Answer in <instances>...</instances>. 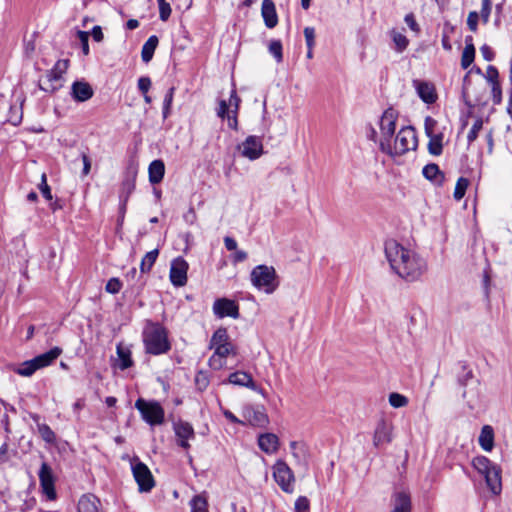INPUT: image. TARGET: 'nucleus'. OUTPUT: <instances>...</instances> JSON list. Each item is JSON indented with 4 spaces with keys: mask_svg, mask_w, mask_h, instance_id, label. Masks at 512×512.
I'll return each mask as SVG.
<instances>
[{
    "mask_svg": "<svg viewBox=\"0 0 512 512\" xmlns=\"http://www.w3.org/2000/svg\"><path fill=\"white\" fill-rule=\"evenodd\" d=\"M435 125H436V121L433 118L427 117L425 119V132H426L427 136H431V135L435 134L434 133Z\"/></svg>",
    "mask_w": 512,
    "mask_h": 512,
    "instance_id": "680f3d73",
    "label": "nucleus"
},
{
    "mask_svg": "<svg viewBox=\"0 0 512 512\" xmlns=\"http://www.w3.org/2000/svg\"><path fill=\"white\" fill-rule=\"evenodd\" d=\"M468 185H469V181L464 177H460L457 180L455 190H454V198L457 201L461 200L464 197Z\"/></svg>",
    "mask_w": 512,
    "mask_h": 512,
    "instance_id": "58836bf2",
    "label": "nucleus"
},
{
    "mask_svg": "<svg viewBox=\"0 0 512 512\" xmlns=\"http://www.w3.org/2000/svg\"><path fill=\"white\" fill-rule=\"evenodd\" d=\"M223 415L225 416V418L227 420H229L230 422L232 423H235V424H242L244 425V421L240 420L239 418H237L231 411L229 410H223Z\"/></svg>",
    "mask_w": 512,
    "mask_h": 512,
    "instance_id": "338daca9",
    "label": "nucleus"
},
{
    "mask_svg": "<svg viewBox=\"0 0 512 512\" xmlns=\"http://www.w3.org/2000/svg\"><path fill=\"white\" fill-rule=\"evenodd\" d=\"M480 52H481L482 56L484 57V59L487 61H491L494 57V53H493L492 49L487 45H483L480 48Z\"/></svg>",
    "mask_w": 512,
    "mask_h": 512,
    "instance_id": "0e129e2a",
    "label": "nucleus"
},
{
    "mask_svg": "<svg viewBox=\"0 0 512 512\" xmlns=\"http://www.w3.org/2000/svg\"><path fill=\"white\" fill-rule=\"evenodd\" d=\"M384 250L391 269L408 282L418 280L427 270L426 261L417 252L394 239L385 241Z\"/></svg>",
    "mask_w": 512,
    "mask_h": 512,
    "instance_id": "f257e3e1",
    "label": "nucleus"
},
{
    "mask_svg": "<svg viewBox=\"0 0 512 512\" xmlns=\"http://www.w3.org/2000/svg\"><path fill=\"white\" fill-rule=\"evenodd\" d=\"M135 407L148 424L155 426L164 423L165 412L158 402L139 398L135 402Z\"/></svg>",
    "mask_w": 512,
    "mask_h": 512,
    "instance_id": "6e6552de",
    "label": "nucleus"
},
{
    "mask_svg": "<svg viewBox=\"0 0 512 512\" xmlns=\"http://www.w3.org/2000/svg\"><path fill=\"white\" fill-rule=\"evenodd\" d=\"M69 66V60H58L52 68L57 72V75H63Z\"/></svg>",
    "mask_w": 512,
    "mask_h": 512,
    "instance_id": "4d7b16f0",
    "label": "nucleus"
},
{
    "mask_svg": "<svg viewBox=\"0 0 512 512\" xmlns=\"http://www.w3.org/2000/svg\"><path fill=\"white\" fill-rule=\"evenodd\" d=\"M389 404L394 408L405 407L408 404V398L400 393L393 392L389 395Z\"/></svg>",
    "mask_w": 512,
    "mask_h": 512,
    "instance_id": "ea45409f",
    "label": "nucleus"
},
{
    "mask_svg": "<svg viewBox=\"0 0 512 512\" xmlns=\"http://www.w3.org/2000/svg\"><path fill=\"white\" fill-rule=\"evenodd\" d=\"M232 342L230 341V337L228 335L227 329L220 327L218 328L211 337L210 340V348L219 347L222 345H230Z\"/></svg>",
    "mask_w": 512,
    "mask_h": 512,
    "instance_id": "c756f323",
    "label": "nucleus"
},
{
    "mask_svg": "<svg viewBox=\"0 0 512 512\" xmlns=\"http://www.w3.org/2000/svg\"><path fill=\"white\" fill-rule=\"evenodd\" d=\"M391 512H411V500L408 494L400 492L396 495L395 505Z\"/></svg>",
    "mask_w": 512,
    "mask_h": 512,
    "instance_id": "2f4dec72",
    "label": "nucleus"
},
{
    "mask_svg": "<svg viewBox=\"0 0 512 512\" xmlns=\"http://www.w3.org/2000/svg\"><path fill=\"white\" fill-rule=\"evenodd\" d=\"M158 255H159L158 249L149 251L144 255V257L142 258L141 263H140L141 273H147L151 270V268L153 267L154 263L156 262V260L158 258Z\"/></svg>",
    "mask_w": 512,
    "mask_h": 512,
    "instance_id": "c9c22d12",
    "label": "nucleus"
},
{
    "mask_svg": "<svg viewBox=\"0 0 512 512\" xmlns=\"http://www.w3.org/2000/svg\"><path fill=\"white\" fill-rule=\"evenodd\" d=\"M279 444V438L274 433H263L258 436V446L266 454H275Z\"/></svg>",
    "mask_w": 512,
    "mask_h": 512,
    "instance_id": "412c9836",
    "label": "nucleus"
},
{
    "mask_svg": "<svg viewBox=\"0 0 512 512\" xmlns=\"http://www.w3.org/2000/svg\"><path fill=\"white\" fill-rule=\"evenodd\" d=\"M117 355L120 361L118 366L121 370H126L133 365L131 351L128 347L123 346L122 344H118Z\"/></svg>",
    "mask_w": 512,
    "mask_h": 512,
    "instance_id": "7c9ffc66",
    "label": "nucleus"
},
{
    "mask_svg": "<svg viewBox=\"0 0 512 512\" xmlns=\"http://www.w3.org/2000/svg\"><path fill=\"white\" fill-rule=\"evenodd\" d=\"M482 126H483L482 119H477L474 122L473 126L471 127V129L467 135V140H468L469 144L477 139L478 134H479L480 130L482 129Z\"/></svg>",
    "mask_w": 512,
    "mask_h": 512,
    "instance_id": "c03bdc74",
    "label": "nucleus"
},
{
    "mask_svg": "<svg viewBox=\"0 0 512 512\" xmlns=\"http://www.w3.org/2000/svg\"><path fill=\"white\" fill-rule=\"evenodd\" d=\"M213 312L218 318L232 317L237 319L239 317V306L233 300L219 298L213 304Z\"/></svg>",
    "mask_w": 512,
    "mask_h": 512,
    "instance_id": "dca6fc26",
    "label": "nucleus"
},
{
    "mask_svg": "<svg viewBox=\"0 0 512 512\" xmlns=\"http://www.w3.org/2000/svg\"><path fill=\"white\" fill-rule=\"evenodd\" d=\"M100 500L92 495H83L78 502V512H100Z\"/></svg>",
    "mask_w": 512,
    "mask_h": 512,
    "instance_id": "a878e982",
    "label": "nucleus"
},
{
    "mask_svg": "<svg viewBox=\"0 0 512 512\" xmlns=\"http://www.w3.org/2000/svg\"><path fill=\"white\" fill-rule=\"evenodd\" d=\"M146 351L153 355L166 353L170 349L165 329L157 323L147 322L143 331Z\"/></svg>",
    "mask_w": 512,
    "mask_h": 512,
    "instance_id": "7ed1b4c3",
    "label": "nucleus"
},
{
    "mask_svg": "<svg viewBox=\"0 0 512 512\" xmlns=\"http://www.w3.org/2000/svg\"><path fill=\"white\" fill-rule=\"evenodd\" d=\"M485 78L489 83H491V85L494 83H499V73L497 68L493 65H489L486 69Z\"/></svg>",
    "mask_w": 512,
    "mask_h": 512,
    "instance_id": "3c124183",
    "label": "nucleus"
},
{
    "mask_svg": "<svg viewBox=\"0 0 512 512\" xmlns=\"http://www.w3.org/2000/svg\"><path fill=\"white\" fill-rule=\"evenodd\" d=\"M248 255L243 250H235V253L232 255V261L233 263H240L247 259Z\"/></svg>",
    "mask_w": 512,
    "mask_h": 512,
    "instance_id": "e2e57ef3",
    "label": "nucleus"
},
{
    "mask_svg": "<svg viewBox=\"0 0 512 512\" xmlns=\"http://www.w3.org/2000/svg\"><path fill=\"white\" fill-rule=\"evenodd\" d=\"M269 52L273 55L277 63L283 60L282 44L279 40H272L269 44Z\"/></svg>",
    "mask_w": 512,
    "mask_h": 512,
    "instance_id": "79ce46f5",
    "label": "nucleus"
},
{
    "mask_svg": "<svg viewBox=\"0 0 512 512\" xmlns=\"http://www.w3.org/2000/svg\"><path fill=\"white\" fill-rule=\"evenodd\" d=\"M159 6V17L162 21H167L171 15L170 4L165 0L158 3Z\"/></svg>",
    "mask_w": 512,
    "mask_h": 512,
    "instance_id": "09e8293b",
    "label": "nucleus"
},
{
    "mask_svg": "<svg viewBox=\"0 0 512 512\" xmlns=\"http://www.w3.org/2000/svg\"><path fill=\"white\" fill-rule=\"evenodd\" d=\"M390 37L394 43L395 50L397 52L401 53L408 47V38L401 32L397 31L396 29H392L390 31Z\"/></svg>",
    "mask_w": 512,
    "mask_h": 512,
    "instance_id": "f704fd0d",
    "label": "nucleus"
},
{
    "mask_svg": "<svg viewBox=\"0 0 512 512\" xmlns=\"http://www.w3.org/2000/svg\"><path fill=\"white\" fill-rule=\"evenodd\" d=\"M491 10H492V1L491 0H482L479 17L481 18V20L484 24L488 23L489 17L491 14Z\"/></svg>",
    "mask_w": 512,
    "mask_h": 512,
    "instance_id": "37998d69",
    "label": "nucleus"
},
{
    "mask_svg": "<svg viewBox=\"0 0 512 512\" xmlns=\"http://www.w3.org/2000/svg\"><path fill=\"white\" fill-rule=\"evenodd\" d=\"M175 88L171 87L165 95L164 103H163V117L167 118L170 113V108L173 101Z\"/></svg>",
    "mask_w": 512,
    "mask_h": 512,
    "instance_id": "49530a36",
    "label": "nucleus"
},
{
    "mask_svg": "<svg viewBox=\"0 0 512 512\" xmlns=\"http://www.w3.org/2000/svg\"><path fill=\"white\" fill-rule=\"evenodd\" d=\"M61 352L60 348L54 347L32 360L23 362L15 369V372L21 376H31L36 370L50 365L60 356Z\"/></svg>",
    "mask_w": 512,
    "mask_h": 512,
    "instance_id": "0eeeda50",
    "label": "nucleus"
},
{
    "mask_svg": "<svg viewBox=\"0 0 512 512\" xmlns=\"http://www.w3.org/2000/svg\"><path fill=\"white\" fill-rule=\"evenodd\" d=\"M191 512H208L207 498L203 494L196 495L190 501Z\"/></svg>",
    "mask_w": 512,
    "mask_h": 512,
    "instance_id": "e433bc0d",
    "label": "nucleus"
},
{
    "mask_svg": "<svg viewBox=\"0 0 512 512\" xmlns=\"http://www.w3.org/2000/svg\"><path fill=\"white\" fill-rule=\"evenodd\" d=\"M417 136L415 130L408 126L403 127L397 133L394 144L391 141H379L380 150L390 156H400L417 148Z\"/></svg>",
    "mask_w": 512,
    "mask_h": 512,
    "instance_id": "f03ea898",
    "label": "nucleus"
},
{
    "mask_svg": "<svg viewBox=\"0 0 512 512\" xmlns=\"http://www.w3.org/2000/svg\"><path fill=\"white\" fill-rule=\"evenodd\" d=\"M310 502L307 497L300 496L295 501V512H309Z\"/></svg>",
    "mask_w": 512,
    "mask_h": 512,
    "instance_id": "de8ad7c7",
    "label": "nucleus"
},
{
    "mask_svg": "<svg viewBox=\"0 0 512 512\" xmlns=\"http://www.w3.org/2000/svg\"><path fill=\"white\" fill-rule=\"evenodd\" d=\"M149 181L151 184H158L163 180L165 174V165L162 160H154L148 168Z\"/></svg>",
    "mask_w": 512,
    "mask_h": 512,
    "instance_id": "bb28decb",
    "label": "nucleus"
},
{
    "mask_svg": "<svg viewBox=\"0 0 512 512\" xmlns=\"http://www.w3.org/2000/svg\"><path fill=\"white\" fill-rule=\"evenodd\" d=\"M71 95L74 100L84 102L93 96V89L87 82L75 81L72 84Z\"/></svg>",
    "mask_w": 512,
    "mask_h": 512,
    "instance_id": "5701e85b",
    "label": "nucleus"
},
{
    "mask_svg": "<svg viewBox=\"0 0 512 512\" xmlns=\"http://www.w3.org/2000/svg\"><path fill=\"white\" fill-rule=\"evenodd\" d=\"M62 75H57V72L51 69L45 76L44 79L40 80V89L53 93L57 91L61 86Z\"/></svg>",
    "mask_w": 512,
    "mask_h": 512,
    "instance_id": "b1692460",
    "label": "nucleus"
},
{
    "mask_svg": "<svg viewBox=\"0 0 512 512\" xmlns=\"http://www.w3.org/2000/svg\"><path fill=\"white\" fill-rule=\"evenodd\" d=\"M237 149L243 157L251 161L260 158L264 153L262 139L254 135L248 136Z\"/></svg>",
    "mask_w": 512,
    "mask_h": 512,
    "instance_id": "9b49d317",
    "label": "nucleus"
},
{
    "mask_svg": "<svg viewBox=\"0 0 512 512\" xmlns=\"http://www.w3.org/2000/svg\"><path fill=\"white\" fill-rule=\"evenodd\" d=\"M92 37L96 42H101L104 38L102 29L100 26H94L92 29Z\"/></svg>",
    "mask_w": 512,
    "mask_h": 512,
    "instance_id": "774afa93",
    "label": "nucleus"
},
{
    "mask_svg": "<svg viewBox=\"0 0 512 512\" xmlns=\"http://www.w3.org/2000/svg\"><path fill=\"white\" fill-rule=\"evenodd\" d=\"M241 99L238 97L236 90H232L229 100H218L216 114L222 120L227 119L228 127L232 130H238V112Z\"/></svg>",
    "mask_w": 512,
    "mask_h": 512,
    "instance_id": "423d86ee",
    "label": "nucleus"
},
{
    "mask_svg": "<svg viewBox=\"0 0 512 512\" xmlns=\"http://www.w3.org/2000/svg\"><path fill=\"white\" fill-rule=\"evenodd\" d=\"M159 39L156 35H152L144 43L141 50L142 61L148 63L152 60L154 52L158 46Z\"/></svg>",
    "mask_w": 512,
    "mask_h": 512,
    "instance_id": "cd10ccee",
    "label": "nucleus"
},
{
    "mask_svg": "<svg viewBox=\"0 0 512 512\" xmlns=\"http://www.w3.org/2000/svg\"><path fill=\"white\" fill-rule=\"evenodd\" d=\"M252 285L266 294H272L279 286L278 276L273 266L258 265L250 274Z\"/></svg>",
    "mask_w": 512,
    "mask_h": 512,
    "instance_id": "20e7f679",
    "label": "nucleus"
},
{
    "mask_svg": "<svg viewBox=\"0 0 512 512\" xmlns=\"http://www.w3.org/2000/svg\"><path fill=\"white\" fill-rule=\"evenodd\" d=\"M479 444L485 451H491L494 447V431L489 425H485L481 429L479 436Z\"/></svg>",
    "mask_w": 512,
    "mask_h": 512,
    "instance_id": "c85d7f7f",
    "label": "nucleus"
},
{
    "mask_svg": "<svg viewBox=\"0 0 512 512\" xmlns=\"http://www.w3.org/2000/svg\"><path fill=\"white\" fill-rule=\"evenodd\" d=\"M39 189H40L42 195L47 200H51L52 199L51 189H50V187L47 184V177H46L45 173H43L42 176H41V183L39 185Z\"/></svg>",
    "mask_w": 512,
    "mask_h": 512,
    "instance_id": "5fc2aeb1",
    "label": "nucleus"
},
{
    "mask_svg": "<svg viewBox=\"0 0 512 512\" xmlns=\"http://www.w3.org/2000/svg\"><path fill=\"white\" fill-rule=\"evenodd\" d=\"M151 87V80L149 77H141L138 80V88L143 93L146 94Z\"/></svg>",
    "mask_w": 512,
    "mask_h": 512,
    "instance_id": "13d9d810",
    "label": "nucleus"
},
{
    "mask_svg": "<svg viewBox=\"0 0 512 512\" xmlns=\"http://www.w3.org/2000/svg\"><path fill=\"white\" fill-rule=\"evenodd\" d=\"M122 288V283L119 278L113 277L108 280L105 286L106 292L110 294H117Z\"/></svg>",
    "mask_w": 512,
    "mask_h": 512,
    "instance_id": "a18cd8bd",
    "label": "nucleus"
},
{
    "mask_svg": "<svg viewBox=\"0 0 512 512\" xmlns=\"http://www.w3.org/2000/svg\"><path fill=\"white\" fill-rule=\"evenodd\" d=\"M273 477L285 493H292L294 491V474L283 460H277L273 465Z\"/></svg>",
    "mask_w": 512,
    "mask_h": 512,
    "instance_id": "1a4fd4ad",
    "label": "nucleus"
},
{
    "mask_svg": "<svg viewBox=\"0 0 512 512\" xmlns=\"http://www.w3.org/2000/svg\"><path fill=\"white\" fill-rule=\"evenodd\" d=\"M404 21L412 31L419 32V25L417 24L415 17L412 13L407 14L404 18Z\"/></svg>",
    "mask_w": 512,
    "mask_h": 512,
    "instance_id": "052dcab7",
    "label": "nucleus"
},
{
    "mask_svg": "<svg viewBox=\"0 0 512 512\" xmlns=\"http://www.w3.org/2000/svg\"><path fill=\"white\" fill-rule=\"evenodd\" d=\"M38 476L43 494L46 495L47 499L54 500L56 498L55 476L48 463L43 462L41 464Z\"/></svg>",
    "mask_w": 512,
    "mask_h": 512,
    "instance_id": "ddd939ff",
    "label": "nucleus"
},
{
    "mask_svg": "<svg viewBox=\"0 0 512 512\" xmlns=\"http://www.w3.org/2000/svg\"><path fill=\"white\" fill-rule=\"evenodd\" d=\"M132 473L140 492H150L154 488L155 480L147 465L136 460L132 464Z\"/></svg>",
    "mask_w": 512,
    "mask_h": 512,
    "instance_id": "9d476101",
    "label": "nucleus"
},
{
    "mask_svg": "<svg viewBox=\"0 0 512 512\" xmlns=\"http://www.w3.org/2000/svg\"><path fill=\"white\" fill-rule=\"evenodd\" d=\"M303 33H304L307 48H314V46H315V29L313 27H305Z\"/></svg>",
    "mask_w": 512,
    "mask_h": 512,
    "instance_id": "603ef678",
    "label": "nucleus"
},
{
    "mask_svg": "<svg viewBox=\"0 0 512 512\" xmlns=\"http://www.w3.org/2000/svg\"><path fill=\"white\" fill-rule=\"evenodd\" d=\"M214 354L209 359V366L214 370H220L225 365V358L232 354L236 355V347L233 344L215 347Z\"/></svg>",
    "mask_w": 512,
    "mask_h": 512,
    "instance_id": "f3484780",
    "label": "nucleus"
},
{
    "mask_svg": "<svg viewBox=\"0 0 512 512\" xmlns=\"http://www.w3.org/2000/svg\"><path fill=\"white\" fill-rule=\"evenodd\" d=\"M473 467L484 476L489 489L494 494H499L501 491V475L500 469L493 465L492 462L485 456H477L472 460Z\"/></svg>",
    "mask_w": 512,
    "mask_h": 512,
    "instance_id": "39448f33",
    "label": "nucleus"
},
{
    "mask_svg": "<svg viewBox=\"0 0 512 512\" xmlns=\"http://www.w3.org/2000/svg\"><path fill=\"white\" fill-rule=\"evenodd\" d=\"M428 137H429V142H428L429 153L434 156H439L443 150V145H442L443 134L437 133V134H433Z\"/></svg>",
    "mask_w": 512,
    "mask_h": 512,
    "instance_id": "72a5a7b5",
    "label": "nucleus"
},
{
    "mask_svg": "<svg viewBox=\"0 0 512 512\" xmlns=\"http://www.w3.org/2000/svg\"><path fill=\"white\" fill-rule=\"evenodd\" d=\"M242 416L244 425L247 423L253 427L266 428L269 424V417L262 406L247 405L243 408Z\"/></svg>",
    "mask_w": 512,
    "mask_h": 512,
    "instance_id": "f8f14e48",
    "label": "nucleus"
},
{
    "mask_svg": "<svg viewBox=\"0 0 512 512\" xmlns=\"http://www.w3.org/2000/svg\"><path fill=\"white\" fill-rule=\"evenodd\" d=\"M492 99L494 104H500L502 101V89L500 83L491 85Z\"/></svg>",
    "mask_w": 512,
    "mask_h": 512,
    "instance_id": "6e6d98bb",
    "label": "nucleus"
},
{
    "mask_svg": "<svg viewBox=\"0 0 512 512\" xmlns=\"http://www.w3.org/2000/svg\"><path fill=\"white\" fill-rule=\"evenodd\" d=\"M393 425L382 419L378 422L374 435L373 444L375 447H380L384 444H389L392 441Z\"/></svg>",
    "mask_w": 512,
    "mask_h": 512,
    "instance_id": "a211bd4d",
    "label": "nucleus"
},
{
    "mask_svg": "<svg viewBox=\"0 0 512 512\" xmlns=\"http://www.w3.org/2000/svg\"><path fill=\"white\" fill-rule=\"evenodd\" d=\"M479 13L476 12V11H471L469 14H468V17H467V25H468V28L472 31V32H476L477 31V27H478V21H479Z\"/></svg>",
    "mask_w": 512,
    "mask_h": 512,
    "instance_id": "864d4df0",
    "label": "nucleus"
},
{
    "mask_svg": "<svg viewBox=\"0 0 512 512\" xmlns=\"http://www.w3.org/2000/svg\"><path fill=\"white\" fill-rule=\"evenodd\" d=\"M261 15L267 28L272 29L278 24L276 7L272 0H263Z\"/></svg>",
    "mask_w": 512,
    "mask_h": 512,
    "instance_id": "4be33fe9",
    "label": "nucleus"
},
{
    "mask_svg": "<svg viewBox=\"0 0 512 512\" xmlns=\"http://www.w3.org/2000/svg\"><path fill=\"white\" fill-rule=\"evenodd\" d=\"M76 34H77V38L79 39V41L81 43L83 54L88 55L89 54V44H88L89 33L85 32V31L78 30Z\"/></svg>",
    "mask_w": 512,
    "mask_h": 512,
    "instance_id": "8fccbe9b",
    "label": "nucleus"
},
{
    "mask_svg": "<svg viewBox=\"0 0 512 512\" xmlns=\"http://www.w3.org/2000/svg\"><path fill=\"white\" fill-rule=\"evenodd\" d=\"M174 432L178 438V444L184 449H189L188 440L194 439L195 432L192 425L186 421H178L174 424Z\"/></svg>",
    "mask_w": 512,
    "mask_h": 512,
    "instance_id": "6ab92c4d",
    "label": "nucleus"
},
{
    "mask_svg": "<svg viewBox=\"0 0 512 512\" xmlns=\"http://www.w3.org/2000/svg\"><path fill=\"white\" fill-rule=\"evenodd\" d=\"M134 187H135V184H134V181H132V180H126L123 182V188L127 191V195L124 198V201H123V204L121 207L122 210L125 209L127 199L129 197L130 193L134 190Z\"/></svg>",
    "mask_w": 512,
    "mask_h": 512,
    "instance_id": "bf43d9fd",
    "label": "nucleus"
},
{
    "mask_svg": "<svg viewBox=\"0 0 512 512\" xmlns=\"http://www.w3.org/2000/svg\"><path fill=\"white\" fill-rule=\"evenodd\" d=\"M228 382L233 385L250 388L264 396L263 390L255 384L252 376L247 372L236 371L234 373H231L228 377Z\"/></svg>",
    "mask_w": 512,
    "mask_h": 512,
    "instance_id": "aec40b11",
    "label": "nucleus"
},
{
    "mask_svg": "<svg viewBox=\"0 0 512 512\" xmlns=\"http://www.w3.org/2000/svg\"><path fill=\"white\" fill-rule=\"evenodd\" d=\"M38 431H39L41 438L45 442H47L49 444H52L55 442V440H56L55 433L52 431V429L48 425H46V424L39 425Z\"/></svg>",
    "mask_w": 512,
    "mask_h": 512,
    "instance_id": "a19ab883",
    "label": "nucleus"
},
{
    "mask_svg": "<svg viewBox=\"0 0 512 512\" xmlns=\"http://www.w3.org/2000/svg\"><path fill=\"white\" fill-rule=\"evenodd\" d=\"M224 244L227 250L235 251L237 249V242L234 238L226 236L224 238Z\"/></svg>",
    "mask_w": 512,
    "mask_h": 512,
    "instance_id": "69168bd1",
    "label": "nucleus"
},
{
    "mask_svg": "<svg viewBox=\"0 0 512 512\" xmlns=\"http://www.w3.org/2000/svg\"><path fill=\"white\" fill-rule=\"evenodd\" d=\"M398 119V112L393 108H388L382 114L380 126V141H391L396 129V122Z\"/></svg>",
    "mask_w": 512,
    "mask_h": 512,
    "instance_id": "4468645a",
    "label": "nucleus"
},
{
    "mask_svg": "<svg viewBox=\"0 0 512 512\" xmlns=\"http://www.w3.org/2000/svg\"><path fill=\"white\" fill-rule=\"evenodd\" d=\"M416 89L419 97L427 104H432L436 101L437 96L433 85L427 82H415Z\"/></svg>",
    "mask_w": 512,
    "mask_h": 512,
    "instance_id": "393cba45",
    "label": "nucleus"
},
{
    "mask_svg": "<svg viewBox=\"0 0 512 512\" xmlns=\"http://www.w3.org/2000/svg\"><path fill=\"white\" fill-rule=\"evenodd\" d=\"M188 263L182 258L174 259L170 267V280L176 287H182L187 283Z\"/></svg>",
    "mask_w": 512,
    "mask_h": 512,
    "instance_id": "2eb2a0df",
    "label": "nucleus"
},
{
    "mask_svg": "<svg viewBox=\"0 0 512 512\" xmlns=\"http://www.w3.org/2000/svg\"><path fill=\"white\" fill-rule=\"evenodd\" d=\"M424 177L428 180L441 183L444 179L443 173L440 171L437 164L431 163L424 166L422 171Z\"/></svg>",
    "mask_w": 512,
    "mask_h": 512,
    "instance_id": "473e14b6",
    "label": "nucleus"
},
{
    "mask_svg": "<svg viewBox=\"0 0 512 512\" xmlns=\"http://www.w3.org/2000/svg\"><path fill=\"white\" fill-rule=\"evenodd\" d=\"M475 48L473 44H466L461 57V66L463 69H467L474 61Z\"/></svg>",
    "mask_w": 512,
    "mask_h": 512,
    "instance_id": "4c0bfd02",
    "label": "nucleus"
}]
</instances>
